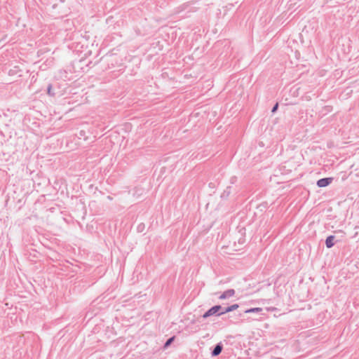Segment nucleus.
<instances>
[{"label": "nucleus", "instance_id": "nucleus-1", "mask_svg": "<svg viewBox=\"0 0 359 359\" xmlns=\"http://www.w3.org/2000/svg\"><path fill=\"white\" fill-rule=\"evenodd\" d=\"M222 309V307L220 305H215L212 307H211L210 309H208L203 315V318H207L211 316H213L215 314H218L220 311Z\"/></svg>", "mask_w": 359, "mask_h": 359}, {"label": "nucleus", "instance_id": "nucleus-2", "mask_svg": "<svg viewBox=\"0 0 359 359\" xmlns=\"http://www.w3.org/2000/svg\"><path fill=\"white\" fill-rule=\"evenodd\" d=\"M332 181L331 177H325L320 179L317 181V186L318 187H325L328 186Z\"/></svg>", "mask_w": 359, "mask_h": 359}, {"label": "nucleus", "instance_id": "nucleus-3", "mask_svg": "<svg viewBox=\"0 0 359 359\" xmlns=\"http://www.w3.org/2000/svg\"><path fill=\"white\" fill-rule=\"evenodd\" d=\"M235 294V290L233 289H229L224 291L219 297V299H226L233 297Z\"/></svg>", "mask_w": 359, "mask_h": 359}, {"label": "nucleus", "instance_id": "nucleus-4", "mask_svg": "<svg viewBox=\"0 0 359 359\" xmlns=\"http://www.w3.org/2000/svg\"><path fill=\"white\" fill-rule=\"evenodd\" d=\"M238 308V304H232L231 306H229L224 309H222V311L217 314V316H221L224 313L231 312V311L237 309Z\"/></svg>", "mask_w": 359, "mask_h": 359}, {"label": "nucleus", "instance_id": "nucleus-5", "mask_svg": "<svg viewBox=\"0 0 359 359\" xmlns=\"http://www.w3.org/2000/svg\"><path fill=\"white\" fill-rule=\"evenodd\" d=\"M222 348H223V345H222V344L221 342H219L217 344H216V346H215L214 349L211 352L212 356H217V355H219L221 353V352L222 351Z\"/></svg>", "mask_w": 359, "mask_h": 359}, {"label": "nucleus", "instance_id": "nucleus-6", "mask_svg": "<svg viewBox=\"0 0 359 359\" xmlns=\"http://www.w3.org/2000/svg\"><path fill=\"white\" fill-rule=\"evenodd\" d=\"M334 238H335L334 236H332V235L327 237V238L325 240V245L327 248H331L332 247L334 246Z\"/></svg>", "mask_w": 359, "mask_h": 359}, {"label": "nucleus", "instance_id": "nucleus-7", "mask_svg": "<svg viewBox=\"0 0 359 359\" xmlns=\"http://www.w3.org/2000/svg\"><path fill=\"white\" fill-rule=\"evenodd\" d=\"M262 311V308H259V307H257V308H251V309H247L245 313H259Z\"/></svg>", "mask_w": 359, "mask_h": 359}, {"label": "nucleus", "instance_id": "nucleus-8", "mask_svg": "<svg viewBox=\"0 0 359 359\" xmlns=\"http://www.w3.org/2000/svg\"><path fill=\"white\" fill-rule=\"evenodd\" d=\"M175 339V337H172L170 338H169L166 341L165 343L164 344V348H168L172 343V341H174Z\"/></svg>", "mask_w": 359, "mask_h": 359}, {"label": "nucleus", "instance_id": "nucleus-9", "mask_svg": "<svg viewBox=\"0 0 359 359\" xmlns=\"http://www.w3.org/2000/svg\"><path fill=\"white\" fill-rule=\"evenodd\" d=\"M278 103H276V104L273 107V108H272V109H271V112H272V113L276 112V110L278 109Z\"/></svg>", "mask_w": 359, "mask_h": 359}, {"label": "nucleus", "instance_id": "nucleus-10", "mask_svg": "<svg viewBox=\"0 0 359 359\" xmlns=\"http://www.w3.org/2000/svg\"><path fill=\"white\" fill-rule=\"evenodd\" d=\"M276 309V308H275V307H271V308H268L267 309L268 311H274Z\"/></svg>", "mask_w": 359, "mask_h": 359}, {"label": "nucleus", "instance_id": "nucleus-11", "mask_svg": "<svg viewBox=\"0 0 359 359\" xmlns=\"http://www.w3.org/2000/svg\"><path fill=\"white\" fill-rule=\"evenodd\" d=\"M50 89H51V86H49L48 88V94L50 93Z\"/></svg>", "mask_w": 359, "mask_h": 359}]
</instances>
